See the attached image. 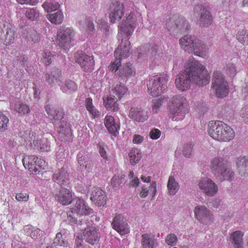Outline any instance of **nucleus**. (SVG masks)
<instances>
[{
    "label": "nucleus",
    "instance_id": "nucleus-1",
    "mask_svg": "<svg viewBox=\"0 0 248 248\" xmlns=\"http://www.w3.org/2000/svg\"><path fill=\"white\" fill-rule=\"evenodd\" d=\"M135 23L136 18L133 12H131L126 20L121 23L118 34V38L119 40H121V42L114 52L115 60L109 66L110 70H115L116 72L121 66V59L126 58L131 54L132 49L129 39L134 31Z\"/></svg>",
    "mask_w": 248,
    "mask_h": 248
},
{
    "label": "nucleus",
    "instance_id": "nucleus-2",
    "mask_svg": "<svg viewBox=\"0 0 248 248\" xmlns=\"http://www.w3.org/2000/svg\"><path fill=\"white\" fill-rule=\"evenodd\" d=\"M191 83L201 87L209 83L210 77L203 65L197 61H189L185 67Z\"/></svg>",
    "mask_w": 248,
    "mask_h": 248
},
{
    "label": "nucleus",
    "instance_id": "nucleus-3",
    "mask_svg": "<svg viewBox=\"0 0 248 248\" xmlns=\"http://www.w3.org/2000/svg\"><path fill=\"white\" fill-rule=\"evenodd\" d=\"M93 212V210L84 200L78 198L75 200V203L71 210L67 212V219L72 225H81L85 222H83V218L92 215Z\"/></svg>",
    "mask_w": 248,
    "mask_h": 248
},
{
    "label": "nucleus",
    "instance_id": "nucleus-4",
    "mask_svg": "<svg viewBox=\"0 0 248 248\" xmlns=\"http://www.w3.org/2000/svg\"><path fill=\"white\" fill-rule=\"evenodd\" d=\"M179 44L182 49L189 53L205 58L208 52L206 46L195 36L186 35L179 39Z\"/></svg>",
    "mask_w": 248,
    "mask_h": 248
},
{
    "label": "nucleus",
    "instance_id": "nucleus-5",
    "mask_svg": "<svg viewBox=\"0 0 248 248\" xmlns=\"http://www.w3.org/2000/svg\"><path fill=\"white\" fill-rule=\"evenodd\" d=\"M207 132L211 137L219 141H229L235 136L233 130L220 121H210L208 124Z\"/></svg>",
    "mask_w": 248,
    "mask_h": 248
},
{
    "label": "nucleus",
    "instance_id": "nucleus-6",
    "mask_svg": "<svg viewBox=\"0 0 248 248\" xmlns=\"http://www.w3.org/2000/svg\"><path fill=\"white\" fill-rule=\"evenodd\" d=\"M170 117L173 121L183 120L188 112L186 99L181 94L173 96L168 105Z\"/></svg>",
    "mask_w": 248,
    "mask_h": 248
},
{
    "label": "nucleus",
    "instance_id": "nucleus-7",
    "mask_svg": "<svg viewBox=\"0 0 248 248\" xmlns=\"http://www.w3.org/2000/svg\"><path fill=\"white\" fill-rule=\"evenodd\" d=\"M169 79L166 74L157 75L151 78L147 85L149 93L156 96L165 93L167 91Z\"/></svg>",
    "mask_w": 248,
    "mask_h": 248
},
{
    "label": "nucleus",
    "instance_id": "nucleus-8",
    "mask_svg": "<svg viewBox=\"0 0 248 248\" xmlns=\"http://www.w3.org/2000/svg\"><path fill=\"white\" fill-rule=\"evenodd\" d=\"M81 232L78 234L75 240L76 248H83V240L92 245L99 243L101 238L100 233L94 226L86 228Z\"/></svg>",
    "mask_w": 248,
    "mask_h": 248
},
{
    "label": "nucleus",
    "instance_id": "nucleus-9",
    "mask_svg": "<svg viewBox=\"0 0 248 248\" xmlns=\"http://www.w3.org/2000/svg\"><path fill=\"white\" fill-rule=\"evenodd\" d=\"M212 87L218 98H223L228 94V84L220 71L217 70L213 73Z\"/></svg>",
    "mask_w": 248,
    "mask_h": 248
},
{
    "label": "nucleus",
    "instance_id": "nucleus-10",
    "mask_svg": "<svg viewBox=\"0 0 248 248\" xmlns=\"http://www.w3.org/2000/svg\"><path fill=\"white\" fill-rule=\"evenodd\" d=\"M194 17L197 18L198 24L202 27L209 26L213 21L211 12L201 4H198L195 7Z\"/></svg>",
    "mask_w": 248,
    "mask_h": 248
},
{
    "label": "nucleus",
    "instance_id": "nucleus-11",
    "mask_svg": "<svg viewBox=\"0 0 248 248\" xmlns=\"http://www.w3.org/2000/svg\"><path fill=\"white\" fill-rule=\"evenodd\" d=\"M75 35V31L71 28H65L60 29L57 34L58 45L63 49L69 47L74 40Z\"/></svg>",
    "mask_w": 248,
    "mask_h": 248
},
{
    "label": "nucleus",
    "instance_id": "nucleus-12",
    "mask_svg": "<svg viewBox=\"0 0 248 248\" xmlns=\"http://www.w3.org/2000/svg\"><path fill=\"white\" fill-rule=\"evenodd\" d=\"M75 61L85 72H91L94 69V61L93 56H89L82 52L75 54Z\"/></svg>",
    "mask_w": 248,
    "mask_h": 248
},
{
    "label": "nucleus",
    "instance_id": "nucleus-13",
    "mask_svg": "<svg viewBox=\"0 0 248 248\" xmlns=\"http://www.w3.org/2000/svg\"><path fill=\"white\" fill-rule=\"evenodd\" d=\"M194 213L195 218L203 224H209L213 218L211 212L204 205L196 206L194 210Z\"/></svg>",
    "mask_w": 248,
    "mask_h": 248
},
{
    "label": "nucleus",
    "instance_id": "nucleus-14",
    "mask_svg": "<svg viewBox=\"0 0 248 248\" xmlns=\"http://www.w3.org/2000/svg\"><path fill=\"white\" fill-rule=\"evenodd\" d=\"M198 186L202 192L209 197L215 196L218 191L217 185L208 178H202L199 182Z\"/></svg>",
    "mask_w": 248,
    "mask_h": 248
},
{
    "label": "nucleus",
    "instance_id": "nucleus-15",
    "mask_svg": "<svg viewBox=\"0 0 248 248\" xmlns=\"http://www.w3.org/2000/svg\"><path fill=\"white\" fill-rule=\"evenodd\" d=\"M112 228L121 235H124L129 232V227L126 219L121 214H116L111 223Z\"/></svg>",
    "mask_w": 248,
    "mask_h": 248
},
{
    "label": "nucleus",
    "instance_id": "nucleus-16",
    "mask_svg": "<svg viewBox=\"0 0 248 248\" xmlns=\"http://www.w3.org/2000/svg\"><path fill=\"white\" fill-rule=\"evenodd\" d=\"M43 161L34 155H31L24 157L22 162L26 169L31 172H37L40 171L41 169H44L42 165Z\"/></svg>",
    "mask_w": 248,
    "mask_h": 248
},
{
    "label": "nucleus",
    "instance_id": "nucleus-17",
    "mask_svg": "<svg viewBox=\"0 0 248 248\" xmlns=\"http://www.w3.org/2000/svg\"><path fill=\"white\" fill-rule=\"evenodd\" d=\"M124 6L123 3L116 2L109 7V18L111 23L119 21L124 13Z\"/></svg>",
    "mask_w": 248,
    "mask_h": 248
},
{
    "label": "nucleus",
    "instance_id": "nucleus-18",
    "mask_svg": "<svg viewBox=\"0 0 248 248\" xmlns=\"http://www.w3.org/2000/svg\"><path fill=\"white\" fill-rule=\"evenodd\" d=\"M78 168L83 172H89L93 168V163L89 159L88 156L83 152H80L77 155Z\"/></svg>",
    "mask_w": 248,
    "mask_h": 248
},
{
    "label": "nucleus",
    "instance_id": "nucleus-19",
    "mask_svg": "<svg viewBox=\"0 0 248 248\" xmlns=\"http://www.w3.org/2000/svg\"><path fill=\"white\" fill-rule=\"evenodd\" d=\"M90 200L97 206H101L106 204L107 197L105 191L99 187L92 188Z\"/></svg>",
    "mask_w": 248,
    "mask_h": 248
},
{
    "label": "nucleus",
    "instance_id": "nucleus-20",
    "mask_svg": "<svg viewBox=\"0 0 248 248\" xmlns=\"http://www.w3.org/2000/svg\"><path fill=\"white\" fill-rule=\"evenodd\" d=\"M191 81L185 68L184 71L178 74L175 79L176 88L181 91H185L190 88Z\"/></svg>",
    "mask_w": 248,
    "mask_h": 248
},
{
    "label": "nucleus",
    "instance_id": "nucleus-21",
    "mask_svg": "<svg viewBox=\"0 0 248 248\" xmlns=\"http://www.w3.org/2000/svg\"><path fill=\"white\" fill-rule=\"evenodd\" d=\"M187 23L185 18L178 15H174L166 21V27L169 31H174L177 28L183 29L186 27Z\"/></svg>",
    "mask_w": 248,
    "mask_h": 248
},
{
    "label": "nucleus",
    "instance_id": "nucleus-22",
    "mask_svg": "<svg viewBox=\"0 0 248 248\" xmlns=\"http://www.w3.org/2000/svg\"><path fill=\"white\" fill-rule=\"evenodd\" d=\"M58 136L62 141H69L71 137V126L69 123L61 121L58 127Z\"/></svg>",
    "mask_w": 248,
    "mask_h": 248
},
{
    "label": "nucleus",
    "instance_id": "nucleus-23",
    "mask_svg": "<svg viewBox=\"0 0 248 248\" xmlns=\"http://www.w3.org/2000/svg\"><path fill=\"white\" fill-rule=\"evenodd\" d=\"M0 31L2 39L6 45L13 44L17 37L16 31L10 25L4 26L3 28H0Z\"/></svg>",
    "mask_w": 248,
    "mask_h": 248
},
{
    "label": "nucleus",
    "instance_id": "nucleus-24",
    "mask_svg": "<svg viewBox=\"0 0 248 248\" xmlns=\"http://www.w3.org/2000/svg\"><path fill=\"white\" fill-rule=\"evenodd\" d=\"M61 70L58 68L54 67L46 75V82L51 86L59 84L63 80Z\"/></svg>",
    "mask_w": 248,
    "mask_h": 248
},
{
    "label": "nucleus",
    "instance_id": "nucleus-25",
    "mask_svg": "<svg viewBox=\"0 0 248 248\" xmlns=\"http://www.w3.org/2000/svg\"><path fill=\"white\" fill-rule=\"evenodd\" d=\"M104 123L110 134L114 136L118 134L120 125L118 122L115 121L113 116L107 115L104 119Z\"/></svg>",
    "mask_w": 248,
    "mask_h": 248
},
{
    "label": "nucleus",
    "instance_id": "nucleus-26",
    "mask_svg": "<svg viewBox=\"0 0 248 248\" xmlns=\"http://www.w3.org/2000/svg\"><path fill=\"white\" fill-rule=\"evenodd\" d=\"M128 116L138 122H144L148 118L147 112L141 108H131L129 111Z\"/></svg>",
    "mask_w": 248,
    "mask_h": 248
},
{
    "label": "nucleus",
    "instance_id": "nucleus-27",
    "mask_svg": "<svg viewBox=\"0 0 248 248\" xmlns=\"http://www.w3.org/2000/svg\"><path fill=\"white\" fill-rule=\"evenodd\" d=\"M69 178V174L64 168L56 170L53 174V180L60 185H64L66 184Z\"/></svg>",
    "mask_w": 248,
    "mask_h": 248
},
{
    "label": "nucleus",
    "instance_id": "nucleus-28",
    "mask_svg": "<svg viewBox=\"0 0 248 248\" xmlns=\"http://www.w3.org/2000/svg\"><path fill=\"white\" fill-rule=\"evenodd\" d=\"M135 71L132 64L127 63L123 65L117 73V75L123 80L135 75Z\"/></svg>",
    "mask_w": 248,
    "mask_h": 248
},
{
    "label": "nucleus",
    "instance_id": "nucleus-29",
    "mask_svg": "<svg viewBox=\"0 0 248 248\" xmlns=\"http://www.w3.org/2000/svg\"><path fill=\"white\" fill-rule=\"evenodd\" d=\"M46 110L51 119L54 120H61L63 118V109L60 107H53L48 105L46 107Z\"/></svg>",
    "mask_w": 248,
    "mask_h": 248
},
{
    "label": "nucleus",
    "instance_id": "nucleus-30",
    "mask_svg": "<svg viewBox=\"0 0 248 248\" xmlns=\"http://www.w3.org/2000/svg\"><path fill=\"white\" fill-rule=\"evenodd\" d=\"M57 200L64 205L70 204L72 202L71 192L65 188H62L57 195Z\"/></svg>",
    "mask_w": 248,
    "mask_h": 248
},
{
    "label": "nucleus",
    "instance_id": "nucleus-31",
    "mask_svg": "<svg viewBox=\"0 0 248 248\" xmlns=\"http://www.w3.org/2000/svg\"><path fill=\"white\" fill-rule=\"evenodd\" d=\"M226 165H227L223 158L217 156L211 160L210 167L214 174L216 175Z\"/></svg>",
    "mask_w": 248,
    "mask_h": 248
},
{
    "label": "nucleus",
    "instance_id": "nucleus-32",
    "mask_svg": "<svg viewBox=\"0 0 248 248\" xmlns=\"http://www.w3.org/2000/svg\"><path fill=\"white\" fill-rule=\"evenodd\" d=\"M243 235V232L240 231H236L232 233L230 241L234 248H244Z\"/></svg>",
    "mask_w": 248,
    "mask_h": 248
},
{
    "label": "nucleus",
    "instance_id": "nucleus-33",
    "mask_svg": "<svg viewBox=\"0 0 248 248\" xmlns=\"http://www.w3.org/2000/svg\"><path fill=\"white\" fill-rule=\"evenodd\" d=\"M236 166L241 175L248 176V157H239L236 160Z\"/></svg>",
    "mask_w": 248,
    "mask_h": 248
},
{
    "label": "nucleus",
    "instance_id": "nucleus-34",
    "mask_svg": "<svg viewBox=\"0 0 248 248\" xmlns=\"http://www.w3.org/2000/svg\"><path fill=\"white\" fill-rule=\"evenodd\" d=\"M31 146L32 148L39 149L43 152H48L50 150V144L48 141L45 139L39 140L34 137L32 142L31 143Z\"/></svg>",
    "mask_w": 248,
    "mask_h": 248
},
{
    "label": "nucleus",
    "instance_id": "nucleus-35",
    "mask_svg": "<svg viewBox=\"0 0 248 248\" xmlns=\"http://www.w3.org/2000/svg\"><path fill=\"white\" fill-rule=\"evenodd\" d=\"M216 175L222 181L227 180L231 181L234 178V172L228 165H226L224 169L221 170Z\"/></svg>",
    "mask_w": 248,
    "mask_h": 248
},
{
    "label": "nucleus",
    "instance_id": "nucleus-36",
    "mask_svg": "<svg viewBox=\"0 0 248 248\" xmlns=\"http://www.w3.org/2000/svg\"><path fill=\"white\" fill-rule=\"evenodd\" d=\"M141 244L143 248H155L157 243L153 235L144 233L141 236Z\"/></svg>",
    "mask_w": 248,
    "mask_h": 248
},
{
    "label": "nucleus",
    "instance_id": "nucleus-37",
    "mask_svg": "<svg viewBox=\"0 0 248 248\" xmlns=\"http://www.w3.org/2000/svg\"><path fill=\"white\" fill-rule=\"evenodd\" d=\"M10 105L15 111L22 115L28 114L30 110L27 105L20 101L11 103Z\"/></svg>",
    "mask_w": 248,
    "mask_h": 248
},
{
    "label": "nucleus",
    "instance_id": "nucleus-38",
    "mask_svg": "<svg viewBox=\"0 0 248 248\" xmlns=\"http://www.w3.org/2000/svg\"><path fill=\"white\" fill-rule=\"evenodd\" d=\"M179 187L178 183L175 180L174 177L170 176L167 184L168 194L170 195H174L178 191Z\"/></svg>",
    "mask_w": 248,
    "mask_h": 248
},
{
    "label": "nucleus",
    "instance_id": "nucleus-39",
    "mask_svg": "<svg viewBox=\"0 0 248 248\" xmlns=\"http://www.w3.org/2000/svg\"><path fill=\"white\" fill-rule=\"evenodd\" d=\"M23 231L26 235L30 236L33 239H36L42 232L40 229L35 228L31 225H25Z\"/></svg>",
    "mask_w": 248,
    "mask_h": 248
},
{
    "label": "nucleus",
    "instance_id": "nucleus-40",
    "mask_svg": "<svg viewBox=\"0 0 248 248\" xmlns=\"http://www.w3.org/2000/svg\"><path fill=\"white\" fill-rule=\"evenodd\" d=\"M68 238L65 233H62V232H58L56 234V237L54 240V246L59 245L63 247H67L69 246V243Z\"/></svg>",
    "mask_w": 248,
    "mask_h": 248
},
{
    "label": "nucleus",
    "instance_id": "nucleus-41",
    "mask_svg": "<svg viewBox=\"0 0 248 248\" xmlns=\"http://www.w3.org/2000/svg\"><path fill=\"white\" fill-rule=\"evenodd\" d=\"M46 17L52 23L60 24L63 21L64 16L63 13L59 11L53 14H48Z\"/></svg>",
    "mask_w": 248,
    "mask_h": 248
},
{
    "label": "nucleus",
    "instance_id": "nucleus-42",
    "mask_svg": "<svg viewBox=\"0 0 248 248\" xmlns=\"http://www.w3.org/2000/svg\"><path fill=\"white\" fill-rule=\"evenodd\" d=\"M77 88V85L74 81L67 79L65 81L64 85L61 87V90L63 93L69 94L72 92L76 91Z\"/></svg>",
    "mask_w": 248,
    "mask_h": 248
},
{
    "label": "nucleus",
    "instance_id": "nucleus-43",
    "mask_svg": "<svg viewBox=\"0 0 248 248\" xmlns=\"http://www.w3.org/2000/svg\"><path fill=\"white\" fill-rule=\"evenodd\" d=\"M78 24L81 29H85L89 32L94 30V26L93 21L90 19H83L82 20H79Z\"/></svg>",
    "mask_w": 248,
    "mask_h": 248
},
{
    "label": "nucleus",
    "instance_id": "nucleus-44",
    "mask_svg": "<svg viewBox=\"0 0 248 248\" xmlns=\"http://www.w3.org/2000/svg\"><path fill=\"white\" fill-rule=\"evenodd\" d=\"M127 88L123 84H116L112 89L113 93L121 99L126 93Z\"/></svg>",
    "mask_w": 248,
    "mask_h": 248
},
{
    "label": "nucleus",
    "instance_id": "nucleus-45",
    "mask_svg": "<svg viewBox=\"0 0 248 248\" xmlns=\"http://www.w3.org/2000/svg\"><path fill=\"white\" fill-rule=\"evenodd\" d=\"M169 97L163 96L161 98L153 100L152 111L155 113H157L165 102L168 100Z\"/></svg>",
    "mask_w": 248,
    "mask_h": 248
},
{
    "label": "nucleus",
    "instance_id": "nucleus-46",
    "mask_svg": "<svg viewBox=\"0 0 248 248\" xmlns=\"http://www.w3.org/2000/svg\"><path fill=\"white\" fill-rule=\"evenodd\" d=\"M129 156L131 164L135 165L141 159L142 157L141 152L138 149H132L129 153Z\"/></svg>",
    "mask_w": 248,
    "mask_h": 248
},
{
    "label": "nucleus",
    "instance_id": "nucleus-47",
    "mask_svg": "<svg viewBox=\"0 0 248 248\" xmlns=\"http://www.w3.org/2000/svg\"><path fill=\"white\" fill-rule=\"evenodd\" d=\"M42 6L46 12H50L57 10L60 5L58 2L47 0L43 3Z\"/></svg>",
    "mask_w": 248,
    "mask_h": 248
},
{
    "label": "nucleus",
    "instance_id": "nucleus-48",
    "mask_svg": "<svg viewBox=\"0 0 248 248\" xmlns=\"http://www.w3.org/2000/svg\"><path fill=\"white\" fill-rule=\"evenodd\" d=\"M25 16L31 21L37 20L39 17V11L35 8H28L26 11Z\"/></svg>",
    "mask_w": 248,
    "mask_h": 248
},
{
    "label": "nucleus",
    "instance_id": "nucleus-49",
    "mask_svg": "<svg viewBox=\"0 0 248 248\" xmlns=\"http://www.w3.org/2000/svg\"><path fill=\"white\" fill-rule=\"evenodd\" d=\"M124 177L125 175L123 174L115 175L111 179V185L114 187L118 188L124 180Z\"/></svg>",
    "mask_w": 248,
    "mask_h": 248
},
{
    "label": "nucleus",
    "instance_id": "nucleus-50",
    "mask_svg": "<svg viewBox=\"0 0 248 248\" xmlns=\"http://www.w3.org/2000/svg\"><path fill=\"white\" fill-rule=\"evenodd\" d=\"M26 39L29 42H37L38 41L39 36L34 30H30L27 31L25 34Z\"/></svg>",
    "mask_w": 248,
    "mask_h": 248
},
{
    "label": "nucleus",
    "instance_id": "nucleus-51",
    "mask_svg": "<svg viewBox=\"0 0 248 248\" xmlns=\"http://www.w3.org/2000/svg\"><path fill=\"white\" fill-rule=\"evenodd\" d=\"M237 40L244 45H248V31H242L237 35Z\"/></svg>",
    "mask_w": 248,
    "mask_h": 248
},
{
    "label": "nucleus",
    "instance_id": "nucleus-52",
    "mask_svg": "<svg viewBox=\"0 0 248 248\" xmlns=\"http://www.w3.org/2000/svg\"><path fill=\"white\" fill-rule=\"evenodd\" d=\"M193 144L192 143H186L184 146L182 153L183 155L187 158L192 156L193 154Z\"/></svg>",
    "mask_w": 248,
    "mask_h": 248
},
{
    "label": "nucleus",
    "instance_id": "nucleus-53",
    "mask_svg": "<svg viewBox=\"0 0 248 248\" xmlns=\"http://www.w3.org/2000/svg\"><path fill=\"white\" fill-rule=\"evenodd\" d=\"M177 237L173 233L168 234L165 239L166 244L170 246H175L177 244Z\"/></svg>",
    "mask_w": 248,
    "mask_h": 248
},
{
    "label": "nucleus",
    "instance_id": "nucleus-54",
    "mask_svg": "<svg viewBox=\"0 0 248 248\" xmlns=\"http://www.w3.org/2000/svg\"><path fill=\"white\" fill-rule=\"evenodd\" d=\"M116 100L117 99L114 96H106L103 97L104 104L107 109L110 108Z\"/></svg>",
    "mask_w": 248,
    "mask_h": 248
},
{
    "label": "nucleus",
    "instance_id": "nucleus-55",
    "mask_svg": "<svg viewBox=\"0 0 248 248\" xmlns=\"http://www.w3.org/2000/svg\"><path fill=\"white\" fill-rule=\"evenodd\" d=\"M52 56L50 52L46 51L43 53L42 61L45 65H49L52 62Z\"/></svg>",
    "mask_w": 248,
    "mask_h": 248
},
{
    "label": "nucleus",
    "instance_id": "nucleus-56",
    "mask_svg": "<svg viewBox=\"0 0 248 248\" xmlns=\"http://www.w3.org/2000/svg\"><path fill=\"white\" fill-rule=\"evenodd\" d=\"M9 119L3 114L0 112V130H4L7 128Z\"/></svg>",
    "mask_w": 248,
    "mask_h": 248
},
{
    "label": "nucleus",
    "instance_id": "nucleus-57",
    "mask_svg": "<svg viewBox=\"0 0 248 248\" xmlns=\"http://www.w3.org/2000/svg\"><path fill=\"white\" fill-rule=\"evenodd\" d=\"M239 114L244 122L248 124V106L242 108L240 110Z\"/></svg>",
    "mask_w": 248,
    "mask_h": 248
},
{
    "label": "nucleus",
    "instance_id": "nucleus-58",
    "mask_svg": "<svg viewBox=\"0 0 248 248\" xmlns=\"http://www.w3.org/2000/svg\"><path fill=\"white\" fill-rule=\"evenodd\" d=\"M226 71L231 77H233L236 73V65L233 63H229L226 67Z\"/></svg>",
    "mask_w": 248,
    "mask_h": 248
},
{
    "label": "nucleus",
    "instance_id": "nucleus-59",
    "mask_svg": "<svg viewBox=\"0 0 248 248\" xmlns=\"http://www.w3.org/2000/svg\"><path fill=\"white\" fill-rule=\"evenodd\" d=\"M107 146L104 143H100L99 145V153L100 156L104 159H107L108 154L106 152Z\"/></svg>",
    "mask_w": 248,
    "mask_h": 248
},
{
    "label": "nucleus",
    "instance_id": "nucleus-60",
    "mask_svg": "<svg viewBox=\"0 0 248 248\" xmlns=\"http://www.w3.org/2000/svg\"><path fill=\"white\" fill-rule=\"evenodd\" d=\"M161 136V131L157 128L152 129L149 132V136L151 139L153 140H157L160 138Z\"/></svg>",
    "mask_w": 248,
    "mask_h": 248
},
{
    "label": "nucleus",
    "instance_id": "nucleus-61",
    "mask_svg": "<svg viewBox=\"0 0 248 248\" xmlns=\"http://www.w3.org/2000/svg\"><path fill=\"white\" fill-rule=\"evenodd\" d=\"M16 199L18 201H27L29 196L25 193H18L16 195Z\"/></svg>",
    "mask_w": 248,
    "mask_h": 248
},
{
    "label": "nucleus",
    "instance_id": "nucleus-62",
    "mask_svg": "<svg viewBox=\"0 0 248 248\" xmlns=\"http://www.w3.org/2000/svg\"><path fill=\"white\" fill-rule=\"evenodd\" d=\"M88 111L93 118L99 117L101 115L100 112L95 108L94 106L93 107V108L90 109L88 110Z\"/></svg>",
    "mask_w": 248,
    "mask_h": 248
},
{
    "label": "nucleus",
    "instance_id": "nucleus-63",
    "mask_svg": "<svg viewBox=\"0 0 248 248\" xmlns=\"http://www.w3.org/2000/svg\"><path fill=\"white\" fill-rule=\"evenodd\" d=\"M140 183V181L138 177H135L129 182V186L132 187H138Z\"/></svg>",
    "mask_w": 248,
    "mask_h": 248
},
{
    "label": "nucleus",
    "instance_id": "nucleus-64",
    "mask_svg": "<svg viewBox=\"0 0 248 248\" xmlns=\"http://www.w3.org/2000/svg\"><path fill=\"white\" fill-rule=\"evenodd\" d=\"M143 138L140 135H134L133 139V142L135 144H140L142 142Z\"/></svg>",
    "mask_w": 248,
    "mask_h": 248
}]
</instances>
